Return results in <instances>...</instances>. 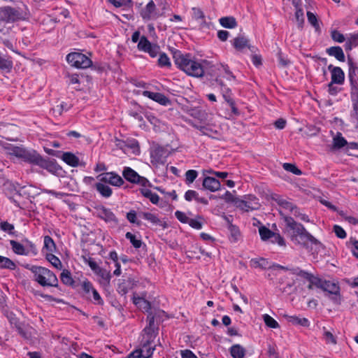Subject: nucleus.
Listing matches in <instances>:
<instances>
[{
  "mask_svg": "<svg viewBox=\"0 0 358 358\" xmlns=\"http://www.w3.org/2000/svg\"><path fill=\"white\" fill-rule=\"evenodd\" d=\"M7 150L10 155L22 159L26 162L37 165L52 174L59 175L62 171V168L55 160L45 159L35 150H28L23 147L13 145L7 147Z\"/></svg>",
  "mask_w": 358,
  "mask_h": 358,
  "instance_id": "f257e3e1",
  "label": "nucleus"
},
{
  "mask_svg": "<svg viewBox=\"0 0 358 358\" xmlns=\"http://www.w3.org/2000/svg\"><path fill=\"white\" fill-rule=\"evenodd\" d=\"M280 214L286 228L292 231L290 238L293 243L303 248L308 247V242L313 245L320 244V242L311 235L302 224L296 222L292 217L285 215L282 210H280Z\"/></svg>",
  "mask_w": 358,
  "mask_h": 358,
  "instance_id": "f03ea898",
  "label": "nucleus"
},
{
  "mask_svg": "<svg viewBox=\"0 0 358 358\" xmlns=\"http://www.w3.org/2000/svg\"><path fill=\"white\" fill-rule=\"evenodd\" d=\"M175 64L187 75L194 77H201L203 76V68L199 62L191 59L189 55H183L179 50L173 53Z\"/></svg>",
  "mask_w": 358,
  "mask_h": 358,
  "instance_id": "7ed1b4c3",
  "label": "nucleus"
},
{
  "mask_svg": "<svg viewBox=\"0 0 358 358\" xmlns=\"http://www.w3.org/2000/svg\"><path fill=\"white\" fill-rule=\"evenodd\" d=\"M34 274V280L43 287L58 286V279L56 275L45 267L34 266L31 268Z\"/></svg>",
  "mask_w": 358,
  "mask_h": 358,
  "instance_id": "20e7f679",
  "label": "nucleus"
},
{
  "mask_svg": "<svg viewBox=\"0 0 358 358\" xmlns=\"http://www.w3.org/2000/svg\"><path fill=\"white\" fill-rule=\"evenodd\" d=\"M66 60L72 66L78 69H86L92 64L89 57L80 52H71L68 54Z\"/></svg>",
  "mask_w": 358,
  "mask_h": 358,
  "instance_id": "39448f33",
  "label": "nucleus"
},
{
  "mask_svg": "<svg viewBox=\"0 0 358 358\" xmlns=\"http://www.w3.org/2000/svg\"><path fill=\"white\" fill-rule=\"evenodd\" d=\"M23 19V14L18 8H12L10 6L0 8V21L14 22Z\"/></svg>",
  "mask_w": 358,
  "mask_h": 358,
  "instance_id": "423d86ee",
  "label": "nucleus"
},
{
  "mask_svg": "<svg viewBox=\"0 0 358 358\" xmlns=\"http://www.w3.org/2000/svg\"><path fill=\"white\" fill-rule=\"evenodd\" d=\"M123 177L129 182L135 184H139L143 187H146L149 183V180L138 174L136 171L130 167H124L122 171Z\"/></svg>",
  "mask_w": 358,
  "mask_h": 358,
  "instance_id": "0eeeda50",
  "label": "nucleus"
},
{
  "mask_svg": "<svg viewBox=\"0 0 358 358\" xmlns=\"http://www.w3.org/2000/svg\"><path fill=\"white\" fill-rule=\"evenodd\" d=\"M169 151L161 146L154 148L150 152L151 163L153 165H164L169 157Z\"/></svg>",
  "mask_w": 358,
  "mask_h": 358,
  "instance_id": "6e6552de",
  "label": "nucleus"
},
{
  "mask_svg": "<svg viewBox=\"0 0 358 358\" xmlns=\"http://www.w3.org/2000/svg\"><path fill=\"white\" fill-rule=\"evenodd\" d=\"M137 48L139 50L148 53L151 57H157L160 50L159 45L151 43L145 36L141 37Z\"/></svg>",
  "mask_w": 358,
  "mask_h": 358,
  "instance_id": "1a4fd4ad",
  "label": "nucleus"
},
{
  "mask_svg": "<svg viewBox=\"0 0 358 358\" xmlns=\"http://www.w3.org/2000/svg\"><path fill=\"white\" fill-rule=\"evenodd\" d=\"M95 214L97 217L104 220L107 223H110L114 225L118 223V219L111 210L103 206L95 208Z\"/></svg>",
  "mask_w": 358,
  "mask_h": 358,
  "instance_id": "9d476101",
  "label": "nucleus"
},
{
  "mask_svg": "<svg viewBox=\"0 0 358 358\" xmlns=\"http://www.w3.org/2000/svg\"><path fill=\"white\" fill-rule=\"evenodd\" d=\"M259 206L258 199L253 195H249L247 200L238 199V201H236V206L245 212L257 210Z\"/></svg>",
  "mask_w": 358,
  "mask_h": 358,
  "instance_id": "9b49d317",
  "label": "nucleus"
},
{
  "mask_svg": "<svg viewBox=\"0 0 358 358\" xmlns=\"http://www.w3.org/2000/svg\"><path fill=\"white\" fill-rule=\"evenodd\" d=\"M348 64L349 66L348 77L351 86L350 92H358V84L356 80L358 73V66L356 63L354 62L353 59L348 55Z\"/></svg>",
  "mask_w": 358,
  "mask_h": 358,
  "instance_id": "f8f14e48",
  "label": "nucleus"
},
{
  "mask_svg": "<svg viewBox=\"0 0 358 358\" xmlns=\"http://www.w3.org/2000/svg\"><path fill=\"white\" fill-rule=\"evenodd\" d=\"M322 289L324 292H328L330 294L334 295L331 297V299L336 303L340 304V287L339 286L334 283L331 282L329 280H324V284L322 285Z\"/></svg>",
  "mask_w": 358,
  "mask_h": 358,
  "instance_id": "ddd939ff",
  "label": "nucleus"
},
{
  "mask_svg": "<svg viewBox=\"0 0 358 358\" xmlns=\"http://www.w3.org/2000/svg\"><path fill=\"white\" fill-rule=\"evenodd\" d=\"M98 178L102 182L108 183L117 187H120L124 183L123 179L119 175L113 172L100 174Z\"/></svg>",
  "mask_w": 358,
  "mask_h": 358,
  "instance_id": "4468645a",
  "label": "nucleus"
},
{
  "mask_svg": "<svg viewBox=\"0 0 358 358\" xmlns=\"http://www.w3.org/2000/svg\"><path fill=\"white\" fill-rule=\"evenodd\" d=\"M140 15L145 20L156 19L158 17L155 3L152 0H150L145 7L141 10Z\"/></svg>",
  "mask_w": 358,
  "mask_h": 358,
  "instance_id": "2eb2a0df",
  "label": "nucleus"
},
{
  "mask_svg": "<svg viewBox=\"0 0 358 358\" xmlns=\"http://www.w3.org/2000/svg\"><path fill=\"white\" fill-rule=\"evenodd\" d=\"M329 71L331 72V82L337 85H343L345 81V73L341 68L329 65Z\"/></svg>",
  "mask_w": 358,
  "mask_h": 358,
  "instance_id": "dca6fc26",
  "label": "nucleus"
},
{
  "mask_svg": "<svg viewBox=\"0 0 358 358\" xmlns=\"http://www.w3.org/2000/svg\"><path fill=\"white\" fill-rule=\"evenodd\" d=\"M142 94L162 106H167L171 103L168 97L159 92H152L145 90L142 92Z\"/></svg>",
  "mask_w": 358,
  "mask_h": 358,
  "instance_id": "f3484780",
  "label": "nucleus"
},
{
  "mask_svg": "<svg viewBox=\"0 0 358 358\" xmlns=\"http://www.w3.org/2000/svg\"><path fill=\"white\" fill-rule=\"evenodd\" d=\"M203 187L206 189L214 192L220 189L221 185L220 182L217 179L213 177L207 176L205 177L203 180Z\"/></svg>",
  "mask_w": 358,
  "mask_h": 358,
  "instance_id": "a211bd4d",
  "label": "nucleus"
},
{
  "mask_svg": "<svg viewBox=\"0 0 358 358\" xmlns=\"http://www.w3.org/2000/svg\"><path fill=\"white\" fill-rule=\"evenodd\" d=\"M272 270L281 269L283 271H288L292 274L296 275L299 277H306L307 275V271L301 269L299 267H288L284 266L278 264H273L271 265Z\"/></svg>",
  "mask_w": 358,
  "mask_h": 358,
  "instance_id": "6ab92c4d",
  "label": "nucleus"
},
{
  "mask_svg": "<svg viewBox=\"0 0 358 358\" xmlns=\"http://www.w3.org/2000/svg\"><path fill=\"white\" fill-rule=\"evenodd\" d=\"M350 96L352 103V110L351 111L350 116L356 124L357 128H358V92H350Z\"/></svg>",
  "mask_w": 358,
  "mask_h": 358,
  "instance_id": "aec40b11",
  "label": "nucleus"
},
{
  "mask_svg": "<svg viewBox=\"0 0 358 358\" xmlns=\"http://www.w3.org/2000/svg\"><path fill=\"white\" fill-rule=\"evenodd\" d=\"M250 266L255 268H259L263 270H265V269L272 270L271 265H270L268 259L263 258V257L252 259L250 260Z\"/></svg>",
  "mask_w": 358,
  "mask_h": 358,
  "instance_id": "412c9836",
  "label": "nucleus"
},
{
  "mask_svg": "<svg viewBox=\"0 0 358 358\" xmlns=\"http://www.w3.org/2000/svg\"><path fill=\"white\" fill-rule=\"evenodd\" d=\"M233 45L238 51H243L245 48H248L249 49L252 48L249 44L248 39L242 36H237L234 39Z\"/></svg>",
  "mask_w": 358,
  "mask_h": 358,
  "instance_id": "4be33fe9",
  "label": "nucleus"
},
{
  "mask_svg": "<svg viewBox=\"0 0 358 358\" xmlns=\"http://www.w3.org/2000/svg\"><path fill=\"white\" fill-rule=\"evenodd\" d=\"M32 327L28 324L21 322L16 328L18 334L24 339L29 340L31 338Z\"/></svg>",
  "mask_w": 358,
  "mask_h": 358,
  "instance_id": "5701e85b",
  "label": "nucleus"
},
{
  "mask_svg": "<svg viewBox=\"0 0 358 358\" xmlns=\"http://www.w3.org/2000/svg\"><path fill=\"white\" fill-rule=\"evenodd\" d=\"M62 159L68 165L72 167H77L79 165V159L73 153L70 152H63Z\"/></svg>",
  "mask_w": 358,
  "mask_h": 358,
  "instance_id": "b1692460",
  "label": "nucleus"
},
{
  "mask_svg": "<svg viewBox=\"0 0 358 358\" xmlns=\"http://www.w3.org/2000/svg\"><path fill=\"white\" fill-rule=\"evenodd\" d=\"M327 53L329 56L334 57L339 62L345 61V55L340 46H333L327 49Z\"/></svg>",
  "mask_w": 358,
  "mask_h": 358,
  "instance_id": "393cba45",
  "label": "nucleus"
},
{
  "mask_svg": "<svg viewBox=\"0 0 358 358\" xmlns=\"http://www.w3.org/2000/svg\"><path fill=\"white\" fill-rule=\"evenodd\" d=\"M95 188L97 190V192L105 198H108L112 194V189L106 185V183L102 182L100 181V182H97L95 184Z\"/></svg>",
  "mask_w": 358,
  "mask_h": 358,
  "instance_id": "a878e982",
  "label": "nucleus"
},
{
  "mask_svg": "<svg viewBox=\"0 0 358 358\" xmlns=\"http://www.w3.org/2000/svg\"><path fill=\"white\" fill-rule=\"evenodd\" d=\"M284 317H286L287 320L289 322H291L292 324H294V325H300L302 327H308L310 325V322H309L308 320L305 317L300 318L296 315H285Z\"/></svg>",
  "mask_w": 358,
  "mask_h": 358,
  "instance_id": "bb28decb",
  "label": "nucleus"
},
{
  "mask_svg": "<svg viewBox=\"0 0 358 358\" xmlns=\"http://www.w3.org/2000/svg\"><path fill=\"white\" fill-rule=\"evenodd\" d=\"M229 352L233 358H243L246 350L241 345L235 344L230 348Z\"/></svg>",
  "mask_w": 358,
  "mask_h": 358,
  "instance_id": "cd10ccee",
  "label": "nucleus"
},
{
  "mask_svg": "<svg viewBox=\"0 0 358 358\" xmlns=\"http://www.w3.org/2000/svg\"><path fill=\"white\" fill-rule=\"evenodd\" d=\"M143 335L141 342L154 343V340L156 338L158 330L154 329L145 328L143 329Z\"/></svg>",
  "mask_w": 358,
  "mask_h": 358,
  "instance_id": "c85d7f7f",
  "label": "nucleus"
},
{
  "mask_svg": "<svg viewBox=\"0 0 358 358\" xmlns=\"http://www.w3.org/2000/svg\"><path fill=\"white\" fill-rule=\"evenodd\" d=\"M219 22L222 27L227 29H233L237 27V22L232 16L222 17L219 19Z\"/></svg>",
  "mask_w": 358,
  "mask_h": 358,
  "instance_id": "c756f323",
  "label": "nucleus"
},
{
  "mask_svg": "<svg viewBox=\"0 0 358 358\" xmlns=\"http://www.w3.org/2000/svg\"><path fill=\"white\" fill-rule=\"evenodd\" d=\"M97 275L101 277V283L103 285L108 286L110 284V278H111V274L110 271H107L106 269L100 268L96 273Z\"/></svg>",
  "mask_w": 358,
  "mask_h": 358,
  "instance_id": "7c9ffc66",
  "label": "nucleus"
},
{
  "mask_svg": "<svg viewBox=\"0 0 358 358\" xmlns=\"http://www.w3.org/2000/svg\"><path fill=\"white\" fill-rule=\"evenodd\" d=\"M10 245H11L13 251L20 255H27L28 252H27L24 245L16 241L10 240Z\"/></svg>",
  "mask_w": 358,
  "mask_h": 358,
  "instance_id": "2f4dec72",
  "label": "nucleus"
},
{
  "mask_svg": "<svg viewBox=\"0 0 358 358\" xmlns=\"http://www.w3.org/2000/svg\"><path fill=\"white\" fill-rule=\"evenodd\" d=\"M139 215L141 216L143 219L150 222L152 224L162 225L161 220L155 214L149 212H141L139 213Z\"/></svg>",
  "mask_w": 358,
  "mask_h": 358,
  "instance_id": "473e14b6",
  "label": "nucleus"
},
{
  "mask_svg": "<svg viewBox=\"0 0 358 358\" xmlns=\"http://www.w3.org/2000/svg\"><path fill=\"white\" fill-rule=\"evenodd\" d=\"M141 194L145 197L150 199V201L153 204H157L159 200V196L156 194L152 192L149 189H141Z\"/></svg>",
  "mask_w": 358,
  "mask_h": 358,
  "instance_id": "72a5a7b5",
  "label": "nucleus"
},
{
  "mask_svg": "<svg viewBox=\"0 0 358 358\" xmlns=\"http://www.w3.org/2000/svg\"><path fill=\"white\" fill-rule=\"evenodd\" d=\"M152 343H153L142 342V348L139 349V350L142 351V354H144L145 358L151 357L155 350V346L152 345Z\"/></svg>",
  "mask_w": 358,
  "mask_h": 358,
  "instance_id": "f704fd0d",
  "label": "nucleus"
},
{
  "mask_svg": "<svg viewBox=\"0 0 358 358\" xmlns=\"http://www.w3.org/2000/svg\"><path fill=\"white\" fill-rule=\"evenodd\" d=\"M0 268L15 270L16 265L9 258L0 255Z\"/></svg>",
  "mask_w": 358,
  "mask_h": 358,
  "instance_id": "c9c22d12",
  "label": "nucleus"
},
{
  "mask_svg": "<svg viewBox=\"0 0 358 358\" xmlns=\"http://www.w3.org/2000/svg\"><path fill=\"white\" fill-rule=\"evenodd\" d=\"M307 275L306 277H301L302 278L306 279L308 280L311 284L314 285L317 288H320L322 289V287H323L324 281L325 280H322L319 278L314 277L311 273H309L307 272Z\"/></svg>",
  "mask_w": 358,
  "mask_h": 358,
  "instance_id": "e433bc0d",
  "label": "nucleus"
},
{
  "mask_svg": "<svg viewBox=\"0 0 358 358\" xmlns=\"http://www.w3.org/2000/svg\"><path fill=\"white\" fill-rule=\"evenodd\" d=\"M60 278L64 284L70 286L73 285L74 280L72 278L71 273L69 271L66 269L63 270L60 275Z\"/></svg>",
  "mask_w": 358,
  "mask_h": 358,
  "instance_id": "4c0bfd02",
  "label": "nucleus"
},
{
  "mask_svg": "<svg viewBox=\"0 0 358 358\" xmlns=\"http://www.w3.org/2000/svg\"><path fill=\"white\" fill-rule=\"evenodd\" d=\"M12 68V60L0 55V70L10 71Z\"/></svg>",
  "mask_w": 358,
  "mask_h": 358,
  "instance_id": "58836bf2",
  "label": "nucleus"
},
{
  "mask_svg": "<svg viewBox=\"0 0 358 358\" xmlns=\"http://www.w3.org/2000/svg\"><path fill=\"white\" fill-rule=\"evenodd\" d=\"M131 149L135 155L140 154V148L138 141L136 139H127L126 143V150Z\"/></svg>",
  "mask_w": 358,
  "mask_h": 358,
  "instance_id": "ea45409f",
  "label": "nucleus"
},
{
  "mask_svg": "<svg viewBox=\"0 0 358 358\" xmlns=\"http://www.w3.org/2000/svg\"><path fill=\"white\" fill-rule=\"evenodd\" d=\"M46 259L56 268L57 269H62V264L60 261V259L56 257L55 255H53L52 252L47 254Z\"/></svg>",
  "mask_w": 358,
  "mask_h": 358,
  "instance_id": "a19ab883",
  "label": "nucleus"
},
{
  "mask_svg": "<svg viewBox=\"0 0 358 358\" xmlns=\"http://www.w3.org/2000/svg\"><path fill=\"white\" fill-rule=\"evenodd\" d=\"M306 15L308 22L315 28L316 31H320V27L317 16L310 11H308Z\"/></svg>",
  "mask_w": 358,
  "mask_h": 358,
  "instance_id": "79ce46f5",
  "label": "nucleus"
},
{
  "mask_svg": "<svg viewBox=\"0 0 358 358\" xmlns=\"http://www.w3.org/2000/svg\"><path fill=\"white\" fill-rule=\"evenodd\" d=\"M259 233L263 241H266L268 238H271L272 235H273V232L265 226H262L259 228Z\"/></svg>",
  "mask_w": 358,
  "mask_h": 358,
  "instance_id": "37998d69",
  "label": "nucleus"
},
{
  "mask_svg": "<svg viewBox=\"0 0 358 358\" xmlns=\"http://www.w3.org/2000/svg\"><path fill=\"white\" fill-rule=\"evenodd\" d=\"M44 248L50 252H53L56 250V245L53 239L49 236L44 237Z\"/></svg>",
  "mask_w": 358,
  "mask_h": 358,
  "instance_id": "c03bdc74",
  "label": "nucleus"
},
{
  "mask_svg": "<svg viewBox=\"0 0 358 358\" xmlns=\"http://www.w3.org/2000/svg\"><path fill=\"white\" fill-rule=\"evenodd\" d=\"M0 229L10 235H13L15 233L14 225L10 224L7 221H2L0 222Z\"/></svg>",
  "mask_w": 358,
  "mask_h": 358,
  "instance_id": "a18cd8bd",
  "label": "nucleus"
},
{
  "mask_svg": "<svg viewBox=\"0 0 358 358\" xmlns=\"http://www.w3.org/2000/svg\"><path fill=\"white\" fill-rule=\"evenodd\" d=\"M263 319H264V322L265 324L267 327H268L270 328H273V329H276V328L279 327L278 323L272 317H271L268 314H264L263 315Z\"/></svg>",
  "mask_w": 358,
  "mask_h": 358,
  "instance_id": "49530a36",
  "label": "nucleus"
},
{
  "mask_svg": "<svg viewBox=\"0 0 358 358\" xmlns=\"http://www.w3.org/2000/svg\"><path fill=\"white\" fill-rule=\"evenodd\" d=\"M158 64L161 67H170L171 66L170 59L166 53L159 54Z\"/></svg>",
  "mask_w": 358,
  "mask_h": 358,
  "instance_id": "de8ad7c7",
  "label": "nucleus"
},
{
  "mask_svg": "<svg viewBox=\"0 0 358 358\" xmlns=\"http://www.w3.org/2000/svg\"><path fill=\"white\" fill-rule=\"evenodd\" d=\"M282 167L285 171L291 172L296 176H301L302 174V171L293 164L284 163Z\"/></svg>",
  "mask_w": 358,
  "mask_h": 358,
  "instance_id": "09e8293b",
  "label": "nucleus"
},
{
  "mask_svg": "<svg viewBox=\"0 0 358 358\" xmlns=\"http://www.w3.org/2000/svg\"><path fill=\"white\" fill-rule=\"evenodd\" d=\"M125 237L127 239L129 240L132 245L135 248H140L142 245V241L136 238V236L131 232H127L125 234Z\"/></svg>",
  "mask_w": 358,
  "mask_h": 358,
  "instance_id": "8fccbe9b",
  "label": "nucleus"
},
{
  "mask_svg": "<svg viewBox=\"0 0 358 358\" xmlns=\"http://www.w3.org/2000/svg\"><path fill=\"white\" fill-rule=\"evenodd\" d=\"M345 145H348L347 141L341 136V134H339V135L336 136L334 138V148H341L344 147Z\"/></svg>",
  "mask_w": 358,
  "mask_h": 358,
  "instance_id": "3c124183",
  "label": "nucleus"
},
{
  "mask_svg": "<svg viewBox=\"0 0 358 358\" xmlns=\"http://www.w3.org/2000/svg\"><path fill=\"white\" fill-rule=\"evenodd\" d=\"M323 330H324L323 336H324V338L326 343H331L333 345L336 344V338L333 335V334L331 331L327 330V329L325 327L323 328Z\"/></svg>",
  "mask_w": 358,
  "mask_h": 358,
  "instance_id": "603ef678",
  "label": "nucleus"
},
{
  "mask_svg": "<svg viewBox=\"0 0 358 358\" xmlns=\"http://www.w3.org/2000/svg\"><path fill=\"white\" fill-rule=\"evenodd\" d=\"M292 213L295 217L299 218L303 222H310L308 216L304 213H301L300 210L296 206H295L294 209H293Z\"/></svg>",
  "mask_w": 358,
  "mask_h": 358,
  "instance_id": "864d4df0",
  "label": "nucleus"
},
{
  "mask_svg": "<svg viewBox=\"0 0 358 358\" xmlns=\"http://www.w3.org/2000/svg\"><path fill=\"white\" fill-rule=\"evenodd\" d=\"M198 176V173L195 170H189L185 173V181L187 184L192 183Z\"/></svg>",
  "mask_w": 358,
  "mask_h": 358,
  "instance_id": "5fc2aeb1",
  "label": "nucleus"
},
{
  "mask_svg": "<svg viewBox=\"0 0 358 358\" xmlns=\"http://www.w3.org/2000/svg\"><path fill=\"white\" fill-rule=\"evenodd\" d=\"M70 106L64 102L61 103L59 105L56 106L52 110L53 113L57 115H61L64 110H68Z\"/></svg>",
  "mask_w": 358,
  "mask_h": 358,
  "instance_id": "6e6d98bb",
  "label": "nucleus"
},
{
  "mask_svg": "<svg viewBox=\"0 0 358 358\" xmlns=\"http://www.w3.org/2000/svg\"><path fill=\"white\" fill-rule=\"evenodd\" d=\"M156 316H152V311L149 312L148 315V325L145 328L154 329L158 330L159 323L156 322Z\"/></svg>",
  "mask_w": 358,
  "mask_h": 358,
  "instance_id": "4d7b16f0",
  "label": "nucleus"
},
{
  "mask_svg": "<svg viewBox=\"0 0 358 358\" xmlns=\"http://www.w3.org/2000/svg\"><path fill=\"white\" fill-rule=\"evenodd\" d=\"M109 3L113 4L116 8H120L123 6H131V0H108Z\"/></svg>",
  "mask_w": 358,
  "mask_h": 358,
  "instance_id": "13d9d810",
  "label": "nucleus"
},
{
  "mask_svg": "<svg viewBox=\"0 0 358 358\" xmlns=\"http://www.w3.org/2000/svg\"><path fill=\"white\" fill-rule=\"evenodd\" d=\"M271 238L273 243H278L280 246H285V241L279 234L273 232V235H272Z\"/></svg>",
  "mask_w": 358,
  "mask_h": 358,
  "instance_id": "bf43d9fd",
  "label": "nucleus"
},
{
  "mask_svg": "<svg viewBox=\"0 0 358 358\" xmlns=\"http://www.w3.org/2000/svg\"><path fill=\"white\" fill-rule=\"evenodd\" d=\"M295 17L298 23L299 27L302 28L304 23L303 11V9H297L295 12Z\"/></svg>",
  "mask_w": 358,
  "mask_h": 358,
  "instance_id": "052dcab7",
  "label": "nucleus"
},
{
  "mask_svg": "<svg viewBox=\"0 0 358 358\" xmlns=\"http://www.w3.org/2000/svg\"><path fill=\"white\" fill-rule=\"evenodd\" d=\"M334 231L336 234V236L339 238H346V232L339 225H334Z\"/></svg>",
  "mask_w": 358,
  "mask_h": 358,
  "instance_id": "680f3d73",
  "label": "nucleus"
},
{
  "mask_svg": "<svg viewBox=\"0 0 358 358\" xmlns=\"http://www.w3.org/2000/svg\"><path fill=\"white\" fill-rule=\"evenodd\" d=\"M331 36L334 41L338 43H342L345 41L344 36L337 30L332 31L331 33Z\"/></svg>",
  "mask_w": 358,
  "mask_h": 358,
  "instance_id": "e2e57ef3",
  "label": "nucleus"
},
{
  "mask_svg": "<svg viewBox=\"0 0 358 358\" xmlns=\"http://www.w3.org/2000/svg\"><path fill=\"white\" fill-rule=\"evenodd\" d=\"M127 219L132 224L140 225V223L137 221L136 212L134 210H131L127 213Z\"/></svg>",
  "mask_w": 358,
  "mask_h": 358,
  "instance_id": "0e129e2a",
  "label": "nucleus"
},
{
  "mask_svg": "<svg viewBox=\"0 0 358 358\" xmlns=\"http://www.w3.org/2000/svg\"><path fill=\"white\" fill-rule=\"evenodd\" d=\"M193 17L196 20H203L205 18L203 12L198 8H193Z\"/></svg>",
  "mask_w": 358,
  "mask_h": 358,
  "instance_id": "69168bd1",
  "label": "nucleus"
},
{
  "mask_svg": "<svg viewBox=\"0 0 358 358\" xmlns=\"http://www.w3.org/2000/svg\"><path fill=\"white\" fill-rule=\"evenodd\" d=\"M175 216L182 223H187L189 220L185 213L180 210L175 212Z\"/></svg>",
  "mask_w": 358,
  "mask_h": 358,
  "instance_id": "338daca9",
  "label": "nucleus"
},
{
  "mask_svg": "<svg viewBox=\"0 0 358 358\" xmlns=\"http://www.w3.org/2000/svg\"><path fill=\"white\" fill-rule=\"evenodd\" d=\"M215 82L220 86L221 92L222 95L227 94H231V90L224 85L222 80L220 78H219L218 77L216 78Z\"/></svg>",
  "mask_w": 358,
  "mask_h": 358,
  "instance_id": "774afa93",
  "label": "nucleus"
}]
</instances>
